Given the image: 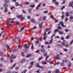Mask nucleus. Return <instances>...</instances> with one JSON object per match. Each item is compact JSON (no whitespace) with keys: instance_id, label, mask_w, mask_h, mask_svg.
Segmentation results:
<instances>
[{"instance_id":"nucleus-1","label":"nucleus","mask_w":73,"mask_h":73,"mask_svg":"<svg viewBox=\"0 0 73 73\" xmlns=\"http://www.w3.org/2000/svg\"><path fill=\"white\" fill-rule=\"evenodd\" d=\"M17 17L19 18V19H21V20H24L25 19V17H23L22 15H17Z\"/></svg>"},{"instance_id":"nucleus-2","label":"nucleus","mask_w":73,"mask_h":73,"mask_svg":"<svg viewBox=\"0 0 73 73\" xmlns=\"http://www.w3.org/2000/svg\"><path fill=\"white\" fill-rule=\"evenodd\" d=\"M60 56L58 54H57L56 56H55V58H56L57 60H61L60 58H59Z\"/></svg>"},{"instance_id":"nucleus-3","label":"nucleus","mask_w":73,"mask_h":73,"mask_svg":"<svg viewBox=\"0 0 73 73\" xmlns=\"http://www.w3.org/2000/svg\"><path fill=\"white\" fill-rule=\"evenodd\" d=\"M27 45L28 44H25L24 45V47L26 49H27V48H29V46H27Z\"/></svg>"},{"instance_id":"nucleus-4","label":"nucleus","mask_w":73,"mask_h":73,"mask_svg":"<svg viewBox=\"0 0 73 73\" xmlns=\"http://www.w3.org/2000/svg\"><path fill=\"white\" fill-rule=\"evenodd\" d=\"M39 24V27L40 29H41V27H42V22H41L40 24L39 23H38Z\"/></svg>"},{"instance_id":"nucleus-5","label":"nucleus","mask_w":73,"mask_h":73,"mask_svg":"<svg viewBox=\"0 0 73 73\" xmlns=\"http://www.w3.org/2000/svg\"><path fill=\"white\" fill-rule=\"evenodd\" d=\"M70 16V14H69V12H67L66 13V17H69Z\"/></svg>"},{"instance_id":"nucleus-6","label":"nucleus","mask_w":73,"mask_h":73,"mask_svg":"<svg viewBox=\"0 0 73 73\" xmlns=\"http://www.w3.org/2000/svg\"><path fill=\"white\" fill-rule=\"evenodd\" d=\"M3 6L4 7H5V8H7V7L8 6V5L7 3L4 4Z\"/></svg>"},{"instance_id":"nucleus-7","label":"nucleus","mask_w":73,"mask_h":73,"mask_svg":"<svg viewBox=\"0 0 73 73\" xmlns=\"http://www.w3.org/2000/svg\"><path fill=\"white\" fill-rule=\"evenodd\" d=\"M25 61V58L23 59L21 61V63H23Z\"/></svg>"},{"instance_id":"nucleus-8","label":"nucleus","mask_w":73,"mask_h":73,"mask_svg":"<svg viewBox=\"0 0 73 73\" xmlns=\"http://www.w3.org/2000/svg\"><path fill=\"white\" fill-rule=\"evenodd\" d=\"M24 29V27H23L22 28H21V30L19 31V32H20L21 31H22L23 29Z\"/></svg>"},{"instance_id":"nucleus-9","label":"nucleus","mask_w":73,"mask_h":73,"mask_svg":"<svg viewBox=\"0 0 73 73\" xmlns=\"http://www.w3.org/2000/svg\"><path fill=\"white\" fill-rule=\"evenodd\" d=\"M18 40L19 43H21V40H20V38L19 37H18Z\"/></svg>"},{"instance_id":"nucleus-10","label":"nucleus","mask_w":73,"mask_h":73,"mask_svg":"<svg viewBox=\"0 0 73 73\" xmlns=\"http://www.w3.org/2000/svg\"><path fill=\"white\" fill-rule=\"evenodd\" d=\"M52 42H53V38H51V39L50 40L49 44H52Z\"/></svg>"},{"instance_id":"nucleus-11","label":"nucleus","mask_w":73,"mask_h":73,"mask_svg":"<svg viewBox=\"0 0 73 73\" xmlns=\"http://www.w3.org/2000/svg\"><path fill=\"white\" fill-rule=\"evenodd\" d=\"M7 11H8V9L7 8H6L4 10V12L6 13V12H7Z\"/></svg>"},{"instance_id":"nucleus-12","label":"nucleus","mask_w":73,"mask_h":73,"mask_svg":"<svg viewBox=\"0 0 73 73\" xmlns=\"http://www.w3.org/2000/svg\"><path fill=\"white\" fill-rule=\"evenodd\" d=\"M11 26V24L10 23L9 24L8 23L7 24V28H9V26Z\"/></svg>"},{"instance_id":"nucleus-13","label":"nucleus","mask_w":73,"mask_h":73,"mask_svg":"<svg viewBox=\"0 0 73 73\" xmlns=\"http://www.w3.org/2000/svg\"><path fill=\"white\" fill-rule=\"evenodd\" d=\"M58 31H59V30H58V29H56L54 30V33H56V32H58Z\"/></svg>"},{"instance_id":"nucleus-14","label":"nucleus","mask_w":73,"mask_h":73,"mask_svg":"<svg viewBox=\"0 0 73 73\" xmlns=\"http://www.w3.org/2000/svg\"><path fill=\"white\" fill-rule=\"evenodd\" d=\"M50 31V29L47 28L46 29L45 31L46 32H48V31Z\"/></svg>"},{"instance_id":"nucleus-15","label":"nucleus","mask_w":73,"mask_h":73,"mask_svg":"<svg viewBox=\"0 0 73 73\" xmlns=\"http://www.w3.org/2000/svg\"><path fill=\"white\" fill-rule=\"evenodd\" d=\"M31 21L32 22V23H35V20H34L33 19H31Z\"/></svg>"},{"instance_id":"nucleus-16","label":"nucleus","mask_w":73,"mask_h":73,"mask_svg":"<svg viewBox=\"0 0 73 73\" xmlns=\"http://www.w3.org/2000/svg\"><path fill=\"white\" fill-rule=\"evenodd\" d=\"M35 5L34 4L33 5H31L30 6H29L30 7H31V8H33L34 7H35Z\"/></svg>"},{"instance_id":"nucleus-17","label":"nucleus","mask_w":73,"mask_h":73,"mask_svg":"<svg viewBox=\"0 0 73 73\" xmlns=\"http://www.w3.org/2000/svg\"><path fill=\"white\" fill-rule=\"evenodd\" d=\"M59 33L60 34V35H62L63 34H64V33L62 32H61V31H59Z\"/></svg>"},{"instance_id":"nucleus-18","label":"nucleus","mask_w":73,"mask_h":73,"mask_svg":"<svg viewBox=\"0 0 73 73\" xmlns=\"http://www.w3.org/2000/svg\"><path fill=\"white\" fill-rule=\"evenodd\" d=\"M41 51L42 53H43V52H44L45 51V50L44 49V48H42L41 49Z\"/></svg>"},{"instance_id":"nucleus-19","label":"nucleus","mask_w":73,"mask_h":73,"mask_svg":"<svg viewBox=\"0 0 73 73\" xmlns=\"http://www.w3.org/2000/svg\"><path fill=\"white\" fill-rule=\"evenodd\" d=\"M59 72H60V71L58 70H56L55 71V72L56 73H59Z\"/></svg>"},{"instance_id":"nucleus-20","label":"nucleus","mask_w":73,"mask_h":73,"mask_svg":"<svg viewBox=\"0 0 73 73\" xmlns=\"http://www.w3.org/2000/svg\"><path fill=\"white\" fill-rule=\"evenodd\" d=\"M64 24V23L62 21H61L59 23V25H61V26L62 25Z\"/></svg>"},{"instance_id":"nucleus-21","label":"nucleus","mask_w":73,"mask_h":73,"mask_svg":"<svg viewBox=\"0 0 73 73\" xmlns=\"http://www.w3.org/2000/svg\"><path fill=\"white\" fill-rule=\"evenodd\" d=\"M25 4H26V5H28L29 4V2H26L24 3Z\"/></svg>"},{"instance_id":"nucleus-22","label":"nucleus","mask_w":73,"mask_h":73,"mask_svg":"<svg viewBox=\"0 0 73 73\" xmlns=\"http://www.w3.org/2000/svg\"><path fill=\"white\" fill-rule=\"evenodd\" d=\"M46 17L45 16L43 17L42 18L43 20H46Z\"/></svg>"},{"instance_id":"nucleus-23","label":"nucleus","mask_w":73,"mask_h":73,"mask_svg":"<svg viewBox=\"0 0 73 73\" xmlns=\"http://www.w3.org/2000/svg\"><path fill=\"white\" fill-rule=\"evenodd\" d=\"M9 1V0H4L5 2L6 3H8Z\"/></svg>"},{"instance_id":"nucleus-24","label":"nucleus","mask_w":73,"mask_h":73,"mask_svg":"<svg viewBox=\"0 0 73 73\" xmlns=\"http://www.w3.org/2000/svg\"><path fill=\"white\" fill-rule=\"evenodd\" d=\"M40 65H39V63H36V67L37 68H39Z\"/></svg>"},{"instance_id":"nucleus-25","label":"nucleus","mask_w":73,"mask_h":73,"mask_svg":"<svg viewBox=\"0 0 73 73\" xmlns=\"http://www.w3.org/2000/svg\"><path fill=\"white\" fill-rule=\"evenodd\" d=\"M12 40L13 42H15V41H16V39H15L14 37H13Z\"/></svg>"},{"instance_id":"nucleus-26","label":"nucleus","mask_w":73,"mask_h":73,"mask_svg":"<svg viewBox=\"0 0 73 73\" xmlns=\"http://www.w3.org/2000/svg\"><path fill=\"white\" fill-rule=\"evenodd\" d=\"M16 50H18V48H17V49H13V52H15L16 51Z\"/></svg>"},{"instance_id":"nucleus-27","label":"nucleus","mask_w":73,"mask_h":73,"mask_svg":"<svg viewBox=\"0 0 73 73\" xmlns=\"http://www.w3.org/2000/svg\"><path fill=\"white\" fill-rule=\"evenodd\" d=\"M42 64H45L46 65V64H47L46 63V62H45V61H42Z\"/></svg>"},{"instance_id":"nucleus-28","label":"nucleus","mask_w":73,"mask_h":73,"mask_svg":"<svg viewBox=\"0 0 73 73\" xmlns=\"http://www.w3.org/2000/svg\"><path fill=\"white\" fill-rule=\"evenodd\" d=\"M70 19L72 20V19H73V16L71 15L70 17Z\"/></svg>"},{"instance_id":"nucleus-29","label":"nucleus","mask_w":73,"mask_h":73,"mask_svg":"<svg viewBox=\"0 0 73 73\" xmlns=\"http://www.w3.org/2000/svg\"><path fill=\"white\" fill-rule=\"evenodd\" d=\"M61 27H63V28H66V26L65 25H64V23L62 25H61Z\"/></svg>"},{"instance_id":"nucleus-30","label":"nucleus","mask_w":73,"mask_h":73,"mask_svg":"<svg viewBox=\"0 0 73 73\" xmlns=\"http://www.w3.org/2000/svg\"><path fill=\"white\" fill-rule=\"evenodd\" d=\"M15 66H16V63H15L13 65V66L11 67V69H13V68H14V67H15Z\"/></svg>"},{"instance_id":"nucleus-31","label":"nucleus","mask_w":73,"mask_h":73,"mask_svg":"<svg viewBox=\"0 0 73 73\" xmlns=\"http://www.w3.org/2000/svg\"><path fill=\"white\" fill-rule=\"evenodd\" d=\"M69 6H71L72 7L73 5V3H70L69 4Z\"/></svg>"},{"instance_id":"nucleus-32","label":"nucleus","mask_w":73,"mask_h":73,"mask_svg":"<svg viewBox=\"0 0 73 73\" xmlns=\"http://www.w3.org/2000/svg\"><path fill=\"white\" fill-rule=\"evenodd\" d=\"M52 1L53 3H55V4L56 3V0H52Z\"/></svg>"},{"instance_id":"nucleus-33","label":"nucleus","mask_w":73,"mask_h":73,"mask_svg":"<svg viewBox=\"0 0 73 73\" xmlns=\"http://www.w3.org/2000/svg\"><path fill=\"white\" fill-rule=\"evenodd\" d=\"M55 38H60V37L58 36H56L55 37Z\"/></svg>"},{"instance_id":"nucleus-34","label":"nucleus","mask_w":73,"mask_h":73,"mask_svg":"<svg viewBox=\"0 0 73 73\" xmlns=\"http://www.w3.org/2000/svg\"><path fill=\"white\" fill-rule=\"evenodd\" d=\"M31 55V54H29L27 55L26 56V57H27V58H28V57H30Z\"/></svg>"},{"instance_id":"nucleus-35","label":"nucleus","mask_w":73,"mask_h":73,"mask_svg":"<svg viewBox=\"0 0 73 73\" xmlns=\"http://www.w3.org/2000/svg\"><path fill=\"white\" fill-rule=\"evenodd\" d=\"M45 44H50L49 42H47V41H46V42H45Z\"/></svg>"},{"instance_id":"nucleus-36","label":"nucleus","mask_w":73,"mask_h":73,"mask_svg":"<svg viewBox=\"0 0 73 73\" xmlns=\"http://www.w3.org/2000/svg\"><path fill=\"white\" fill-rule=\"evenodd\" d=\"M57 27L58 28L60 29H62V28H61L60 26H58Z\"/></svg>"},{"instance_id":"nucleus-37","label":"nucleus","mask_w":73,"mask_h":73,"mask_svg":"<svg viewBox=\"0 0 73 73\" xmlns=\"http://www.w3.org/2000/svg\"><path fill=\"white\" fill-rule=\"evenodd\" d=\"M69 46V45L68 44H66L65 45V47H68Z\"/></svg>"},{"instance_id":"nucleus-38","label":"nucleus","mask_w":73,"mask_h":73,"mask_svg":"<svg viewBox=\"0 0 73 73\" xmlns=\"http://www.w3.org/2000/svg\"><path fill=\"white\" fill-rule=\"evenodd\" d=\"M49 57V56H47L45 59V60H47V59H48V58Z\"/></svg>"},{"instance_id":"nucleus-39","label":"nucleus","mask_w":73,"mask_h":73,"mask_svg":"<svg viewBox=\"0 0 73 73\" xmlns=\"http://www.w3.org/2000/svg\"><path fill=\"white\" fill-rule=\"evenodd\" d=\"M16 6H19V3L18 2H16L15 3Z\"/></svg>"},{"instance_id":"nucleus-40","label":"nucleus","mask_w":73,"mask_h":73,"mask_svg":"<svg viewBox=\"0 0 73 73\" xmlns=\"http://www.w3.org/2000/svg\"><path fill=\"white\" fill-rule=\"evenodd\" d=\"M68 66L69 68V67H70V66H71V63H70L69 64H68Z\"/></svg>"},{"instance_id":"nucleus-41","label":"nucleus","mask_w":73,"mask_h":73,"mask_svg":"<svg viewBox=\"0 0 73 73\" xmlns=\"http://www.w3.org/2000/svg\"><path fill=\"white\" fill-rule=\"evenodd\" d=\"M63 50L65 52H67V51H68V49H66V48H63Z\"/></svg>"},{"instance_id":"nucleus-42","label":"nucleus","mask_w":73,"mask_h":73,"mask_svg":"<svg viewBox=\"0 0 73 73\" xmlns=\"http://www.w3.org/2000/svg\"><path fill=\"white\" fill-rule=\"evenodd\" d=\"M31 9H29V10H28V11L29 13H31Z\"/></svg>"},{"instance_id":"nucleus-43","label":"nucleus","mask_w":73,"mask_h":73,"mask_svg":"<svg viewBox=\"0 0 73 73\" xmlns=\"http://www.w3.org/2000/svg\"><path fill=\"white\" fill-rule=\"evenodd\" d=\"M70 37V36H67L66 37V39H68V38H69Z\"/></svg>"},{"instance_id":"nucleus-44","label":"nucleus","mask_w":73,"mask_h":73,"mask_svg":"<svg viewBox=\"0 0 73 73\" xmlns=\"http://www.w3.org/2000/svg\"><path fill=\"white\" fill-rule=\"evenodd\" d=\"M33 64H34L33 62H31L30 63L31 65H33Z\"/></svg>"},{"instance_id":"nucleus-45","label":"nucleus","mask_w":73,"mask_h":73,"mask_svg":"<svg viewBox=\"0 0 73 73\" xmlns=\"http://www.w3.org/2000/svg\"><path fill=\"white\" fill-rule=\"evenodd\" d=\"M34 39H35V38L33 37H32L31 38V41H33L34 40Z\"/></svg>"},{"instance_id":"nucleus-46","label":"nucleus","mask_w":73,"mask_h":73,"mask_svg":"<svg viewBox=\"0 0 73 73\" xmlns=\"http://www.w3.org/2000/svg\"><path fill=\"white\" fill-rule=\"evenodd\" d=\"M52 33V31H49L48 32V33H47V35H49V34H50V33Z\"/></svg>"},{"instance_id":"nucleus-47","label":"nucleus","mask_w":73,"mask_h":73,"mask_svg":"<svg viewBox=\"0 0 73 73\" xmlns=\"http://www.w3.org/2000/svg\"><path fill=\"white\" fill-rule=\"evenodd\" d=\"M61 18L62 19H64V15H62L61 16Z\"/></svg>"},{"instance_id":"nucleus-48","label":"nucleus","mask_w":73,"mask_h":73,"mask_svg":"<svg viewBox=\"0 0 73 73\" xmlns=\"http://www.w3.org/2000/svg\"><path fill=\"white\" fill-rule=\"evenodd\" d=\"M42 58V57L39 58L38 59V60L39 61V60H41Z\"/></svg>"},{"instance_id":"nucleus-49","label":"nucleus","mask_w":73,"mask_h":73,"mask_svg":"<svg viewBox=\"0 0 73 73\" xmlns=\"http://www.w3.org/2000/svg\"><path fill=\"white\" fill-rule=\"evenodd\" d=\"M39 68H41V69H43V68H44V67H43V66H40Z\"/></svg>"},{"instance_id":"nucleus-50","label":"nucleus","mask_w":73,"mask_h":73,"mask_svg":"<svg viewBox=\"0 0 73 73\" xmlns=\"http://www.w3.org/2000/svg\"><path fill=\"white\" fill-rule=\"evenodd\" d=\"M6 47H7V48L8 49H10V48H9V46H8L7 45H6Z\"/></svg>"},{"instance_id":"nucleus-51","label":"nucleus","mask_w":73,"mask_h":73,"mask_svg":"<svg viewBox=\"0 0 73 73\" xmlns=\"http://www.w3.org/2000/svg\"><path fill=\"white\" fill-rule=\"evenodd\" d=\"M46 35V32H44L43 34L44 36H45Z\"/></svg>"},{"instance_id":"nucleus-52","label":"nucleus","mask_w":73,"mask_h":73,"mask_svg":"<svg viewBox=\"0 0 73 73\" xmlns=\"http://www.w3.org/2000/svg\"><path fill=\"white\" fill-rule=\"evenodd\" d=\"M48 12V11H45L43 12V13H47Z\"/></svg>"},{"instance_id":"nucleus-53","label":"nucleus","mask_w":73,"mask_h":73,"mask_svg":"<svg viewBox=\"0 0 73 73\" xmlns=\"http://www.w3.org/2000/svg\"><path fill=\"white\" fill-rule=\"evenodd\" d=\"M45 36H44L43 39V40H46V37H45Z\"/></svg>"},{"instance_id":"nucleus-54","label":"nucleus","mask_w":73,"mask_h":73,"mask_svg":"<svg viewBox=\"0 0 73 73\" xmlns=\"http://www.w3.org/2000/svg\"><path fill=\"white\" fill-rule=\"evenodd\" d=\"M68 18H67V17H66L65 21H66V22L67 21H68Z\"/></svg>"},{"instance_id":"nucleus-55","label":"nucleus","mask_w":73,"mask_h":73,"mask_svg":"<svg viewBox=\"0 0 73 73\" xmlns=\"http://www.w3.org/2000/svg\"><path fill=\"white\" fill-rule=\"evenodd\" d=\"M22 12L24 13H26V12L24 11V10H22Z\"/></svg>"},{"instance_id":"nucleus-56","label":"nucleus","mask_w":73,"mask_h":73,"mask_svg":"<svg viewBox=\"0 0 73 73\" xmlns=\"http://www.w3.org/2000/svg\"><path fill=\"white\" fill-rule=\"evenodd\" d=\"M36 53H40V52H39V50H38L37 51H36Z\"/></svg>"},{"instance_id":"nucleus-57","label":"nucleus","mask_w":73,"mask_h":73,"mask_svg":"<svg viewBox=\"0 0 73 73\" xmlns=\"http://www.w3.org/2000/svg\"><path fill=\"white\" fill-rule=\"evenodd\" d=\"M44 56H47V53H44Z\"/></svg>"},{"instance_id":"nucleus-58","label":"nucleus","mask_w":73,"mask_h":73,"mask_svg":"<svg viewBox=\"0 0 73 73\" xmlns=\"http://www.w3.org/2000/svg\"><path fill=\"white\" fill-rule=\"evenodd\" d=\"M10 23H11L12 24H14V23H15V22L13 21H11Z\"/></svg>"},{"instance_id":"nucleus-59","label":"nucleus","mask_w":73,"mask_h":73,"mask_svg":"<svg viewBox=\"0 0 73 73\" xmlns=\"http://www.w3.org/2000/svg\"><path fill=\"white\" fill-rule=\"evenodd\" d=\"M55 36V34H53V35H52L51 36V38H52V37H54V36Z\"/></svg>"},{"instance_id":"nucleus-60","label":"nucleus","mask_w":73,"mask_h":73,"mask_svg":"<svg viewBox=\"0 0 73 73\" xmlns=\"http://www.w3.org/2000/svg\"><path fill=\"white\" fill-rule=\"evenodd\" d=\"M65 32H68V29H66L65 30Z\"/></svg>"},{"instance_id":"nucleus-61","label":"nucleus","mask_w":73,"mask_h":73,"mask_svg":"<svg viewBox=\"0 0 73 73\" xmlns=\"http://www.w3.org/2000/svg\"><path fill=\"white\" fill-rule=\"evenodd\" d=\"M1 60L2 61H4V58H1Z\"/></svg>"},{"instance_id":"nucleus-62","label":"nucleus","mask_w":73,"mask_h":73,"mask_svg":"<svg viewBox=\"0 0 73 73\" xmlns=\"http://www.w3.org/2000/svg\"><path fill=\"white\" fill-rule=\"evenodd\" d=\"M15 69H16V70H18V69H19V67H15Z\"/></svg>"},{"instance_id":"nucleus-63","label":"nucleus","mask_w":73,"mask_h":73,"mask_svg":"<svg viewBox=\"0 0 73 73\" xmlns=\"http://www.w3.org/2000/svg\"><path fill=\"white\" fill-rule=\"evenodd\" d=\"M13 8H15V7L13 6L12 7H11V8H10V9H11L12 10V9H13Z\"/></svg>"},{"instance_id":"nucleus-64","label":"nucleus","mask_w":73,"mask_h":73,"mask_svg":"<svg viewBox=\"0 0 73 73\" xmlns=\"http://www.w3.org/2000/svg\"><path fill=\"white\" fill-rule=\"evenodd\" d=\"M73 40H72L70 42V45H72V43H73Z\"/></svg>"}]
</instances>
